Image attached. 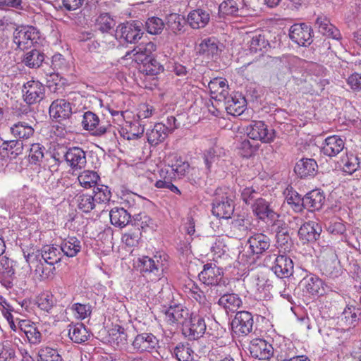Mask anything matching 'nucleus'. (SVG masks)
I'll return each mask as SVG.
<instances>
[{
  "label": "nucleus",
  "instance_id": "obj_64",
  "mask_svg": "<svg viewBox=\"0 0 361 361\" xmlns=\"http://www.w3.org/2000/svg\"><path fill=\"white\" fill-rule=\"evenodd\" d=\"M141 232L139 228H135L133 231H128L122 236V242L127 246L134 247L138 244L140 239Z\"/></svg>",
  "mask_w": 361,
  "mask_h": 361
},
{
  "label": "nucleus",
  "instance_id": "obj_30",
  "mask_svg": "<svg viewBox=\"0 0 361 361\" xmlns=\"http://www.w3.org/2000/svg\"><path fill=\"white\" fill-rule=\"evenodd\" d=\"M1 153L6 155L11 159H18L21 161L20 156L23 154V140H13L5 142L1 147Z\"/></svg>",
  "mask_w": 361,
  "mask_h": 361
},
{
  "label": "nucleus",
  "instance_id": "obj_20",
  "mask_svg": "<svg viewBox=\"0 0 361 361\" xmlns=\"http://www.w3.org/2000/svg\"><path fill=\"white\" fill-rule=\"evenodd\" d=\"M293 262L292 259L284 255L277 256L271 269L281 279L287 278L293 273Z\"/></svg>",
  "mask_w": 361,
  "mask_h": 361
},
{
  "label": "nucleus",
  "instance_id": "obj_35",
  "mask_svg": "<svg viewBox=\"0 0 361 361\" xmlns=\"http://www.w3.org/2000/svg\"><path fill=\"white\" fill-rule=\"evenodd\" d=\"M68 336L76 343H82L88 340L90 334L82 323L68 325Z\"/></svg>",
  "mask_w": 361,
  "mask_h": 361
},
{
  "label": "nucleus",
  "instance_id": "obj_45",
  "mask_svg": "<svg viewBox=\"0 0 361 361\" xmlns=\"http://www.w3.org/2000/svg\"><path fill=\"white\" fill-rule=\"evenodd\" d=\"M173 354L178 361H192L194 351L189 343H178L173 350Z\"/></svg>",
  "mask_w": 361,
  "mask_h": 361
},
{
  "label": "nucleus",
  "instance_id": "obj_22",
  "mask_svg": "<svg viewBox=\"0 0 361 361\" xmlns=\"http://www.w3.org/2000/svg\"><path fill=\"white\" fill-rule=\"evenodd\" d=\"M304 290L314 296L323 295L326 293L324 283L318 276L310 274L301 281Z\"/></svg>",
  "mask_w": 361,
  "mask_h": 361
},
{
  "label": "nucleus",
  "instance_id": "obj_33",
  "mask_svg": "<svg viewBox=\"0 0 361 361\" xmlns=\"http://www.w3.org/2000/svg\"><path fill=\"white\" fill-rule=\"evenodd\" d=\"M81 250V243L76 237H68L61 240L60 250L64 255L73 257Z\"/></svg>",
  "mask_w": 361,
  "mask_h": 361
},
{
  "label": "nucleus",
  "instance_id": "obj_7",
  "mask_svg": "<svg viewBox=\"0 0 361 361\" xmlns=\"http://www.w3.org/2000/svg\"><path fill=\"white\" fill-rule=\"evenodd\" d=\"M142 23L138 20H133L123 24L119 27L117 33L128 43H136L142 37Z\"/></svg>",
  "mask_w": 361,
  "mask_h": 361
},
{
  "label": "nucleus",
  "instance_id": "obj_27",
  "mask_svg": "<svg viewBox=\"0 0 361 361\" xmlns=\"http://www.w3.org/2000/svg\"><path fill=\"white\" fill-rule=\"evenodd\" d=\"M318 166L313 159H301L294 168L295 173L302 178L309 176H314L317 170Z\"/></svg>",
  "mask_w": 361,
  "mask_h": 361
},
{
  "label": "nucleus",
  "instance_id": "obj_11",
  "mask_svg": "<svg viewBox=\"0 0 361 361\" xmlns=\"http://www.w3.org/2000/svg\"><path fill=\"white\" fill-rule=\"evenodd\" d=\"M249 350L252 357L260 360H269L274 355L272 345L261 338L252 340L250 343Z\"/></svg>",
  "mask_w": 361,
  "mask_h": 361
},
{
  "label": "nucleus",
  "instance_id": "obj_28",
  "mask_svg": "<svg viewBox=\"0 0 361 361\" xmlns=\"http://www.w3.org/2000/svg\"><path fill=\"white\" fill-rule=\"evenodd\" d=\"M210 19L209 13L202 8L190 11L188 16V22L194 29L204 27Z\"/></svg>",
  "mask_w": 361,
  "mask_h": 361
},
{
  "label": "nucleus",
  "instance_id": "obj_16",
  "mask_svg": "<svg viewBox=\"0 0 361 361\" xmlns=\"http://www.w3.org/2000/svg\"><path fill=\"white\" fill-rule=\"evenodd\" d=\"M25 261L28 264L30 274L35 280H42L48 276L47 269L44 266V261L38 254H28L25 257Z\"/></svg>",
  "mask_w": 361,
  "mask_h": 361
},
{
  "label": "nucleus",
  "instance_id": "obj_1",
  "mask_svg": "<svg viewBox=\"0 0 361 361\" xmlns=\"http://www.w3.org/2000/svg\"><path fill=\"white\" fill-rule=\"evenodd\" d=\"M168 256L157 253L153 257L143 256L138 260V268L142 275L151 281H157L164 277L168 268Z\"/></svg>",
  "mask_w": 361,
  "mask_h": 361
},
{
  "label": "nucleus",
  "instance_id": "obj_50",
  "mask_svg": "<svg viewBox=\"0 0 361 361\" xmlns=\"http://www.w3.org/2000/svg\"><path fill=\"white\" fill-rule=\"evenodd\" d=\"M94 200L97 206L108 202L111 197V192L108 186L104 185H97L93 190Z\"/></svg>",
  "mask_w": 361,
  "mask_h": 361
},
{
  "label": "nucleus",
  "instance_id": "obj_21",
  "mask_svg": "<svg viewBox=\"0 0 361 361\" xmlns=\"http://www.w3.org/2000/svg\"><path fill=\"white\" fill-rule=\"evenodd\" d=\"M321 226L313 221L304 223L298 231L300 239L303 243L314 242L317 240L321 234Z\"/></svg>",
  "mask_w": 361,
  "mask_h": 361
},
{
  "label": "nucleus",
  "instance_id": "obj_42",
  "mask_svg": "<svg viewBox=\"0 0 361 361\" xmlns=\"http://www.w3.org/2000/svg\"><path fill=\"white\" fill-rule=\"evenodd\" d=\"M39 255L43 261L49 265L58 263L61 258V250L51 245L44 246L42 253Z\"/></svg>",
  "mask_w": 361,
  "mask_h": 361
},
{
  "label": "nucleus",
  "instance_id": "obj_18",
  "mask_svg": "<svg viewBox=\"0 0 361 361\" xmlns=\"http://www.w3.org/2000/svg\"><path fill=\"white\" fill-rule=\"evenodd\" d=\"M222 102H224L227 113L232 116H240L245 110L246 100L239 93H235L233 95L228 94Z\"/></svg>",
  "mask_w": 361,
  "mask_h": 361
},
{
  "label": "nucleus",
  "instance_id": "obj_37",
  "mask_svg": "<svg viewBox=\"0 0 361 361\" xmlns=\"http://www.w3.org/2000/svg\"><path fill=\"white\" fill-rule=\"evenodd\" d=\"M169 133L166 131V127L164 123H156L154 128L147 132V138L148 142L152 145H157L163 142L168 136Z\"/></svg>",
  "mask_w": 361,
  "mask_h": 361
},
{
  "label": "nucleus",
  "instance_id": "obj_58",
  "mask_svg": "<svg viewBox=\"0 0 361 361\" xmlns=\"http://www.w3.org/2000/svg\"><path fill=\"white\" fill-rule=\"evenodd\" d=\"M258 145H255L254 142H251L247 139L243 140L238 145L239 154L245 158H250L257 150Z\"/></svg>",
  "mask_w": 361,
  "mask_h": 361
},
{
  "label": "nucleus",
  "instance_id": "obj_63",
  "mask_svg": "<svg viewBox=\"0 0 361 361\" xmlns=\"http://www.w3.org/2000/svg\"><path fill=\"white\" fill-rule=\"evenodd\" d=\"M183 18L177 13H171L167 17L166 25L173 32L176 33L182 30Z\"/></svg>",
  "mask_w": 361,
  "mask_h": 361
},
{
  "label": "nucleus",
  "instance_id": "obj_8",
  "mask_svg": "<svg viewBox=\"0 0 361 361\" xmlns=\"http://www.w3.org/2000/svg\"><path fill=\"white\" fill-rule=\"evenodd\" d=\"M253 317L247 311L238 312L232 321L233 332L238 336H246L252 331Z\"/></svg>",
  "mask_w": 361,
  "mask_h": 361
},
{
  "label": "nucleus",
  "instance_id": "obj_9",
  "mask_svg": "<svg viewBox=\"0 0 361 361\" xmlns=\"http://www.w3.org/2000/svg\"><path fill=\"white\" fill-rule=\"evenodd\" d=\"M312 28L305 23H296L289 30L290 39L299 46L307 47L312 42Z\"/></svg>",
  "mask_w": 361,
  "mask_h": 361
},
{
  "label": "nucleus",
  "instance_id": "obj_40",
  "mask_svg": "<svg viewBox=\"0 0 361 361\" xmlns=\"http://www.w3.org/2000/svg\"><path fill=\"white\" fill-rule=\"evenodd\" d=\"M286 200L290 205L295 212H301L304 209V197L301 195L292 187L287 188L284 192Z\"/></svg>",
  "mask_w": 361,
  "mask_h": 361
},
{
  "label": "nucleus",
  "instance_id": "obj_53",
  "mask_svg": "<svg viewBox=\"0 0 361 361\" xmlns=\"http://www.w3.org/2000/svg\"><path fill=\"white\" fill-rule=\"evenodd\" d=\"M55 302L54 295L48 291L42 293L37 300V307L46 312L51 311L55 305Z\"/></svg>",
  "mask_w": 361,
  "mask_h": 361
},
{
  "label": "nucleus",
  "instance_id": "obj_52",
  "mask_svg": "<svg viewBox=\"0 0 361 361\" xmlns=\"http://www.w3.org/2000/svg\"><path fill=\"white\" fill-rule=\"evenodd\" d=\"M249 44L251 53L264 51L269 46L268 40L265 38L264 35L261 34L253 35Z\"/></svg>",
  "mask_w": 361,
  "mask_h": 361
},
{
  "label": "nucleus",
  "instance_id": "obj_51",
  "mask_svg": "<svg viewBox=\"0 0 361 361\" xmlns=\"http://www.w3.org/2000/svg\"><path fill=\"white\" fill-rule=\"evenodd\" d=\"M69 310L77 319L83 320L91 315L92 306L90 304L73 303Z\"/></svg>",
  "mask_w": 361,
  "mask_h": 361
},
{
  "label": "nucleus",
  "instance_id": "obj_61",
  "mask_svg": "<svg viewBox=\"0 0 361 361\" xmlns=\"http://www.w3.org/2000/svg\"><path fill=\"white\" fill-rule=\"evenodd\" d=\"M115 25V21L108 13H102L97 19V26L102 32H108Z\"/></svg>",
  "mask_w": 361,
  "mask_h": 361
},
{
  "label": "nucleus",
  "instance_id": "obj_54",
  "mask_svg": "<svg viewBox=\"0 0 361 361\" xmlns=\"http://www.w3.org/2000/svg\"><path fill=\"white\" fill-rule=\"evenodd\" d=\"M325 226L328 232L334 235H342L346 231L343 221L337 217H334L328 221L325 224Z\"/></svg>",
  "mask_w": 361,
  "mask_h": 361
},
{
  "label": "nucleus",
  "instance_id": "obj_25",
  "mask_svg": "<svg viewBox=\"0 0 361 361\" xmlns=\"http://www.w3.org/2000/svg\"><path fill=\"white\" fill-rule=\"evenodd\" d=\"M252 209L254 214L261 220L267 218L271 221H275L279 216L270 208L269 202L263 198L256 199V202L252 204Z\"/></svg>",
  "mask_w": 361,
  "mask_h": 361
},
{
  "label": "nucleus",
  "instance_id": "obj_44",
  "mask_svg": "<svg viewBox=\"0 0 361 361\" xmlns=\"http://www.w3.org/2000/svg\"><path fill=\"white\" fill-rule=\"evenodd\" d=\"M24 335L32 345L38 344L41 341V333L33 322L30 324L29 319H24Z\"/></svg>",
  "mask_w": 361,
  "mask_h": 361
},
{
  "label": "nucleus",
  "instance_id": "obj_34",
  "mask_svg": "<svg viewBox=\"0 0 361 361\" xmlns=\"http://www.w3.org/2000/svg\"><path fill=\"white\" fill-rule=\"evenodd\" d=\"M110 221L112 225L123 228L130 221L131 215L123 208L114 207L110 211Z\"/></svg>",
  "mask_w": 361,
  "mask_h": 361
},
{
  "label": "nucleus",
  "instance_id": "obj_47",
  "mask_svg": "<svg viewBox=\"0 0 361 361\" xmlns=\"http://www.w3.org/2000/svg\"><path fill=\"white\" fill-rule=\"evenodd\" d=\"M80 185L85 188H90L97 186L99 176L97 172L86 170L82 171L78 177Z\"/></svg>",
  "mask_w": 361,
  "mask_h": 361
},
{
  "label": "nucleus",
  "instance_id": "obj_56",
  "mask_svg": "<svg viewBox=\"0 0 361 361\" xmlns=\"http://www.w3.org/2000/svg\"><path fill=\"white\" fill-rule=\"evenodd\" d=\"M44 147L39 143L32 144L29 149L27 159L30 164H37L44 157Z\"/></svg>",
  "mask_w": 361,
  "mask_h": 361
},
{
  "label": "nucleus",
  "instance_id": "obj_24",
  "mask_svg": "<svg viewBox=\"0 0 361 361\" xmlns=\"http://www.w3.org/2000/svg\"><path fill=\"white\" fill-rule=\"evenodd\" d=\"M24 90H25L24 101L29 104L39 102L42 98L44 90L42 85L39 81L36 80H30L24 83Z\"/></svg>",
  "mask_w": 361,
  "mask_h": 361
},
{
  "label": "nucleus",
  "instance_id": "obj_46",
  "mask_svg": "<svg viewBox=\"0 0 361 361\" xmlns=\"http://www.w3.org/2000/svg\"><path fill=\"white\" fill-rule=\"evenodd\" d=\"M78 208L85 213H88L97 208L94 197L90 194H79L76 197Z\"/></svg>",
  "mask_w": 361,
  "mask_h": 361
},
{
  "label": "nucleus",
  "instance_id": "obj_14",
  "mask_svg": "<svg viewBox=\"0 0 361 361\" xmlns=\"http://www.w3.org/2000/svg\"><path fill=\"white\" fill-rule=\"evenodd\" d=\"M67 164L73 169H81L87 163L86 152L80 147H71L66 150L63 155Z\"/></svg>",
  "mask_w": 361,
  "mask_h": 361
},
{
  "label": "nucleus",
  "instance_id": "obj_4",
  "mask_svg": "<svg viewBox=\"0 0 361 361\" xmlns=\"http://www.w3.org/2000/svg\"><path fill=\"white\" fill-rule=\"evenodd\" d=\"M246 133L250 139L264 143H270L275 137L274 130L268 129V126L262 121H251L246 127Z\"/></svg>",
  "mask_w": 361,
  "mask_h": 361
},
{
  "label": "nucleus",
  "instance_id": "obj_59",
  "mask_svg": "<svg viewBox=\"0 0 361 361\" xmlns=\"http://www.w3.org/2000/svg\"><path fill=\"white\" fill-rule=\"evenodd\" d=\"M219 12L226 16H239V6L234 0L224 1L219 5Z\"/></svg>",
  "mask_w": 361,
  "mask_h": 361
},
{
  "label": "nucleus",
  "instance_id": "obj_13",
  "mask_svg": "<svg viewBox=\"0 0 361 361\" xmlns=\"http://www.w3.org/2000/svg\"><path fill=\"white\" fill-rule=\"evenodd\" d=\"M190 317L188 309L182 305H171L165 312V321L172 326H183Z\"/></svg>",
  "mask_w": 361,
  "mask_h": 361
},
{
  "label": "nucleus",
  "instance_id": "obj_41",
  "mask_svg": "<svg viewBox=\"0 0 361 361\" xmlns=\"http://www.w3.org/2000/svg\"><path fill=\"white\" fill-rule=\"evenodd\" d=\"M231 228L236 235L243 236L252 229L250 219L244 216H238L232 221Z\"/></svg>",
  "mask_w": 361,
  "mask_h": 361
},
{
  "label": "nucleus",
  "instance_id": "obj_17",
  "mask_svg": "<svg viewBox=\"0 0 361 361\" xmlns=\"http://www.w3.org/2000/svg\"><path fill=\"white\" fill-rule=\"evenodd\" d=\"M72 113L71 104L64 99L53 101L49 106L50 116L59 121L69 118Z\"/></svg>",
  "mask_w": 361,
  "mask_h": 361
},
{
  "label": "nucleus",
  "instance_id": "obj_6",
  "mask_svg": "<svg viewBox=\"0 0 361 361\" xmlns=\"http://www.w3.org/2000/svg\"><path fill=\"white\" fill-rule=\"evenodd\" d=\"M212 205V214L219 218L229 219L234 212L232 195L227 193L215 197Z\"/></svg>",
  "mask_w": 361,
  "mask_h": 361
},
{
  "label": "nucleus",
  "instance_id": "obj_43",
  "mask_svg": "<svg viewBox=\"0 0 361 361\" xmlns=\"http://www.w3.org/2000/svg\"><path fill=\"white\" fill-rule=\"evenodd\" d=\"M20 190H13L5 198L0 200V206L5 209H17L20 205Z\"/></svg>",
  "mask_w": 361,
  "mask_h": 361
},
{
  "label": "nucleus",
  "instance_id": "obj_31",
  "mask_svg": "<svg viewBox=\"0 0 361 361\" xmlns=\"http://www.w3.org/2000/svg\"><path fill=\"white\" fill-rule=\"evenodd\" d=\"M315 23L319 32L323 35L337 40L341 39V36L339 30L330 23L329 20L326 16H318Z\"/></svg>",
  "mask_w": 361,
  "mask_h": 361
},
{
  "label": "nucleus",
  "instance_id": "obj_12",
  "mask_svg": "<svg viewBox=\"0 0 361 361\" xmlns=\"http://www.w3.org/2000/svg\"><path fill=\"white\" fill-rule=\"evenodd\" d=\"M215 293L220 296L217 302L218 305L226 311L235 312L242 305V300L238 294L228 293L227 284H226V288L216 290Z\"/></svg>",
  "mask_w": 361,
  "mask_h": 361
},
{
  "label": "nucleus",
  "instance_id": "obj_19",
  "mask_svg": "<svg viewBox=\"0 0 361 361\" xmlns=\"http://www.w3.org/2000/svg\"><path fill=\"white\" fill-rule=\"evenodd\" d=\"M344 146V140L340 136L334 135L324 140L321 152L329 157H334L343 150Z\"/></svg>",
  "mask_w": 361,
  "mask_h": 361
},
{
  "label": "nucleus",
  "instance_id": "obj_55",
  "mask_svg": "<svg viewBox=\"0 0 361 361\" xmlns=\"http://www.w3.org/2000/svg\"><path fill=\"white\" fill-rule=\"evenodd\" d=\"M163 66L153 58L142 63V72L145 73L147 75H156L163 71Z\"/></svg>",
  "mask_w": 361,
  "mask_h": 361
},
{
  "label": "nucleus",
  "instance_id": "obj_5",
  "mask_svg": "<svg viewBox=\"0 0 361 361\" xmlns=\"http://www.w3.org/2000/svg\"><path fill=\"white\" fill-rule=\"evenodd\" d=\"M206 330V324L202 317L196 314H190L182 327L183 334L190 340H196L202 337Z\"/></svg>",
  "mask_w": 361,
  "mask_h": 361
},
{
  "label": "nucleus",
  "instance_id": "obj_48",
  "mask_svg": "<svg viewBox=\"0 0 361 361\" xmlns=\"http://www.w3.org/2000/svg\"><path fill=\"white\" fill-rule=\"evenodd\" d=\"M185 292L199 304L205 305L207 298L204 292L200 290L198 286L192 280H189L185 285Z\"/></svg>",
  "mask_w": 361,
  "mask_h": 361
},
{
  "label": "nucleus",
  "instance_id": "obj_32",
  "mask_svg": "<svg viewBox=\"0 0 361 361\" xmlns=\"http://www.w3.org/2000/svg\"><path fill=\"white\" fill-rule=\"evenodd\" d=\"M360 315V308L347 305L342 312L340 322L348 328L354 327L358 323Z\"/></svg>",
  "mask_w": 361,
  "mask_h": 361
},
{
  "label": "nucleus",
  "instance_id": "obj_23",
  "mask_svg": "<svg viewBox=\"0 0 361 361\" xmlns=\"http://www.w3.org/2000/svg\"><path fill=\"white\" fill-rule=\"evenodd\" d=\"M156 48V44L152 42H141L131 51L133 60L137 63L148 61L152 58V54Z\"/></svg>",
  "mask_w": 361,
  "mask_h": 361
},
{
  "label": "nucleus",
  "instance_id": "obj_3",
  "mask_svg": "<svg viewBox=\"0 0 361 361\" xmlns=\"http://www.w3.org/2000/svg\"><path fill=\"white\" fill-rule=\"evenodd\" d=\"M82 126L85 130L91 132L92 135L94 136L106 134L111 137H115L114 133L111 132V126L101 123L98 116L90 111L84 113Z\"/></svg>",
  "mask_w": 361,
  "mask_h": 361
},
{
  "label": "nucleus",
  "instance_id": "obj_26",
  "mask_svg": "<svg viewBox=\"0 0 361 361\" xmlns=\"http://www.w3.org/2000/svg\"><path fill=\"white\" fill-rule=\"evenodd\" d=\"M325 202L324 192L319 190H313L304 196V209L310 212L322 209Z\"/></svg>",
  "mask_w": 361,
  "mask_h": 361
},
{
  "label": "nucleus",
  "instance_id": "obj_36",
  "mask_svg": "<svg viewBox=\"0 0 361 361\" xmlns=\"http://www.w3.org/2000/svg\"><path fill=\"white\" fill-rule=\"evenodd\" d=\"M175 163L169 165L165 169L166 173H169L173 177V178H181L189 172L190 165L187 161L182 160L180 158L174 157Z\"/></svg>",
  "mask_w": 361,
  "mask_h": 361
},
{
  "label": "nucleus",
  "instance_id": "obj_62",
  "mask_svg": "<svg viewBox=\"0 0 361 361\" xmlns=\"http://www.w3.org/2000/svg\"><path fill=\"white\" fill-rule=\"evenodd\" d=\"M38 361H62V357L57 350L49 347L42 348L38 353Z\"/></svg>",
  "mask_w": 361,
  "mask_h": 361
},
{
  "label": "nucleus",
  "instance_id": "obj_38",
  "mask_svg": "<svg viewBox=\"0 0 361 361\" xmlns=\"http://www.w3.org/2000/svg\"><path fill=\"white\" fill-rule=\"evenodd\" d=\"M219 47L217 40L214 37H207L203 39L197 47V51L200 54L204 55L208 58H213L218 54Z\"/></svg>",
  "mask_w": 361,
  "mask_h": 361
},
{
  "label": "nucleus",
  "instance_id": "obj_60",
  "mask_svg": "<svg viewBox=\"0 0 361 361\" xmlns=\"http://www.w3.org/2000/svg\"><path fill=\"white\" fill-rule=\"evenodd\" d=\"M147 31L151 35L160 34L164 27V23L158 17H152L147 19L145 23Z\"/></svg>",
  "mask_w": 361,
  "mask_h": 361
},
{
  "label": "nucleus",
  "instance_id": "obj_57",
  "mask_svg": "<svg viewBox=\"0 0 361 361\" xmlns=\"http://www.w3.org/2000/svg\"><path fill=\"white\" fill-rule=\"evenodd\" d=\"M323 273L329 278L335 279L341 274V268L336 260V255H333V259L331 262H326L324 264Z\"/></svg>",
  "mask_w": 361,
  "mask_h": 361
},
{
  "label": "nucleus",
  "instance_id": "obj_49",
  "mask_svg": "<svg viewBox=\"0 0 361 361\" xmlns=\"http://www.w3.org/2000/svg\"><path fill=\"white\" fill-rule=\"evenodd\" d=\"M39 39V32L33 26H24V50L37 47Z\"/></svg>",
  "mask_w": 361,
  "mask_h": 361
},
{
  "label": "nucleus",
  "instance_id": "obj_2",
  "mask_svg": "<svg viewBox=\"0 0 361 361\" xmlns=\"http://www.w3.org/2000/svg\"><path fill=\"white\" fill-rule=\"evenodd\" d=\"M199 279L204 284L212 286V291L216 292L221 288H226V280L222 278L220 268L213 263L204 265L202 271L198 275Z\"/></svg>",
  "mask_w": 361,
  "mask_h": 361
},
{
  "label": "nucleus",
  "instance_id": "obj_15",
  "mask_svg": "<svg viewBox=\"0 0 361 361\" xmlns=\"http://www.w3.org/2000/svg\"><path fill=\"white\" fill-rule=\"evenodd\" d=\"M247 243L251 253L259 257L270 247L271 240L269 236L262 233H255L250 236Z\"/></svg>",
  "mask_w": 361,
  "mask_h": 361
},
{
  "label": "nucleus",
  "instance_id": "obj_29",
  "mask_svg": "<svg viewBox=\"0 0 361 361\" xmlns=\"http://www.w3.org/2000/svg\"><path fill=\"white\" fill-rule=\"evenodd\" d=\"M212 98L223 101L228 95V87L222 78H214L208 84Z\"/></svg>",
  "mask_w": 361,
  "mask_h": 361
},
{
  "label": "nucleus",
  "instance_id": "obj_10",
  "mask_svg": "<svg viewBox=\"0 0 361 361\" xmlns=\"http://www.w3.org/2000/svg\"><path fill=\"white\" fill-rule=\"evenodd\" d=\"M159 345V340L152 333L137 334L132 341L131 345L136 353L151 352Z\"/></svg>",
  "mask_w": 361,
  "mask_h": 361
},
{
  "label": "nucleus",
  "instance_id": "obj_39",
  "mask_svg": "<svg viewBox=\"0 0 361 361\" xmlns=\"http://www.w3.org/2000/svg\"><path fill=\"white\" fill-rule=\"evenodd\" d=\"M44 60V56L36 47H33V49L28 51V49L24 50V63L31 68H39L43 61Z\"/></svg>",
  "mask_w": 361,
  "mask_h": 361
}]
</instances>
